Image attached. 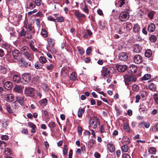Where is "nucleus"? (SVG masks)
I'll return each instance as SVG.
<instances>
[{"mask_svg": "<svg viewBox=\"0 0 158 158\" xmlns=\"http://www.w3.org/2000/svg\"><path fill=\"white\" fill-rule=\"evenodd\" d=\"M137 70V68L136 66L134 65H131L128 70L129 71V72L132 73H136Z\"/></svg>", "mask_w": 158, "mask_h": 158, "instance_id": "nucleus-12", "label": "nucleus"}, {"mask_svg": "<svg viewBox=\"0 0 158 158\" xmlns=\"http://www.w3.org/2000/svg\"><path fill=\"white\" fill-rule=\"evenodd\" d=\"M85 110L84 109H79L78 111L77 115L79 117L82 116V114L84 112Z\"/></svg>", "mask_w": 158, "mask_h": 158, "instance_id": "nucleus-36", "label": "nucleus"}, {"mask_svg": "<svg viewBox=\"0 0 158 158\" xmlns=\"http://www.w3.org/2000/svg\"><path fill=\"white\" fill-rule=\"evenodd\" d=\"M154 11H151L148 13V16L151 19L153 18L154 16Z\"/></svg>", "mask_w": 158, "mask_h": 158, "instance_id": "nucleus-48", "label": "nucleus"}, {"mask_svg": "<svg viewBox=\"0 0 158 158\" xmlns=\"http://www.w3.org/2000/svg\"><path fill=\"white\" fill-rule=\"evenodd\" d=\"M125 78L126 81L129 82H135L136 81V78L135 77L131 75L125 76Z\"/></svg>", "mask_w": 158, "mask_h": 158, "instance_id": "nucleus-13", "label": "nucleus"}, {"mask_svg": "<svg viewBox=\"0 0 158 158\" xmlns=\"http://www.w3.org/2000/svg\"><path fill=\"white\" fill-rule=\"evenodd\" d=\"M48 19L49 21H52L55 22H56V19H53L51 15H50L48 17Z\"/></svg>", "mask_w": 158, "mask_h": 158, "instance_id": "nucleus-58", "label": "nucleus"}, {"mask_svg": "<svg viewBox=\"0 0 158 158\" xmlns=\"http://www.w3.org/2000/svg\"><path fill=\"white\" fill-rule=\"evenodd\" d=\"M24 27L30 31H31L33 28L31 25L29 24H26L24 25Z\"/></svg>", "mask_w": 158, "mask_h": 158, "instance_id": "nucleus-45", "label": "nucleus"}, {"mask_svg": "<svg viewBox=\"0 0 158 158\" xmlns=\"http://www.w3.org/2000/svg\"><path fill=\"white\" fill-rule=\"evenodd\" d=\"M24 98L23 97L18 96L17 97V100L21 105L23 104Z\"/></svg>", "mask_w": 158, "mask_h": 158, "instance_id": "nucleus-28", "label": "nucleus"}, {"mask_svg": "<svg viewBox=\"0 0 158 158\" xmlns=\"http://www.w3.org/2000/svg\"><path fill=\"white\" fill-rule=\"evenodd\" d=\"M47 40L48 44V47L54 46V41L51 38H48Z\"/></svg>", "mask_w": 158, "mask_h": 158, "instance_id": "nucleus-21", "label": "nucleus"}, {"mask_svg": "<svg viewBox=\"0 0 158 158\" xmlns=\"http://www.w3.org/2000/svg\"><path fill=\"white\" fill-rule=\"evenodd\" d=\"M112 68L110 67H102V69L101 71L102 75L104 77H107L109 76V74L111 73V71L112 72Z\"/></svg>", "mask_w": 158, "mask_h": 158, "instance_id": "nucleus-2", "label": "nucleus"}, {"mask_svg": "<svg viewBox=\"0 0 158 158\" xmlns=\"http://www.w3.org/2000/svg\"><path fill=\"white\" fill-rule=\"evenodd\" d=\"M13 90L15 92L19 93H20L23 92L22 87L19 86H16L14 88Z\"/></svg>", "mask_w": 158, "mask_h": 158, "instance_id": "nucleus-23", "label": "nucleus"}, {"mask_svg": "<svg viewBox=\"0 0 158 158\" xmlns=\"http://www.w3.org/2000/svg\"><path fill=\"white\" fill-rule=\"evenodd\" d=\"M119 6L120 7H122V6L125 3V0H120L119 1Z\"/></svg>", "mask_w": 158, "mask_h": 158, "instance_id": "nucleus-60", "label": "nucleus"}, {"mask_svg": "<svg viewBox=\"0 0 158 158\" xmlns=\"http://www.w3.org/2000/svg\"><path fill=\"white\" fill-rule=\"evenodd\" d=\"M123 140L127 143V144H128L130 142V140L127 136H124L123 138Z\"/></svg>", "mask_w": 158, "mask_h": 158, "instance_id": "nucleus-44", "label": "nucleus"}, {"mask_svg": "<svg viewBox=\"0 0 158 158\" xmlns=\"http://www.w3.org/2000/svg\"><path fill=\"white\" fill-rule=\"evenodd\" d=\"M129 149V148L127 145H124L121 147V150L123 152H127Z\"/></svg>", "mask_w": 158, "mask_h": 158, "instance_id": "nucleus-34", "label": "nucleus"}, {"mask_svg": "<svg viewBox=\"0 0 158 158\" xmlns=\"http://www.w3.org/2000/svg\"><path fill=\"white\" fill-rule=\"evenodd\" d=\"M152 131L154 132L158 131V123H157L156 126H153L152 129Z\"/></svg>", "mask_w": 158, "mask_h": 158, "instance_id": "nucleus-54", "label": "nucleus"}, {"mask_svg": "<svg viewBox=\"0 0 158 158\" xmlns=\"http://www.w3.org/2000/svg\"><path fill=\"white\" fill-rule=\"evenodd\" d=\"M124 130L127 132H129L130 131L129 127L128 124L127 123H125L123 125Z\"/></svg>", "mask_w": 158, "mask_h": 158, "instance_id": "nucleus-26", "label": "nucleus"}, {"mask_svg": "<svg viewBox=\"0 0 158 158\" xmlns=\"http://www.w3.org/2000/svg\"><path fill=\"white\" fill-rule=\"evenodd\" d=\"M107 147L110 152H113L115 150V147L111 143H108L107 145Z\"/></svg>", "mask_w": 158, "mask_h": 158, "instance_id": "nucleus-22", "label": "nucleus"}, {"mask_svg": "<svg viewBox=\"0 0 158 158\" xmlns=\"http://www.w3.org/2000/svg\"><path fill=\"white\" fill-rule=\"evenodd\" d=\"M42 35L44 37H46L48 36V33L46 29H43L41 31Z\"/></svg>", "mask_w": 158, "mask_h": 158, "instance_id": "nucleus-41", "label": "nucleus"}, {"mask_svg": "<svg viewBox=\"0 0 158 158\" xmlns=\"http://www.w3.org/2000/svg\"><path fill=\"white\" fill-rule=\"evenodd\" d=\"M119 59L122 61H126L128 58L127 53L125 52H122L120 53L118 55Z\"/></svg>", "mask_w": 158, "mask_h": 158, "instance_id": "nucleus-9", "label": "nucleus"}, {"mask_svg": "<svg viewBox=\"0 0 158 158\" xmlns=\"http://www.w3.org/2000/svg\"><path fill=\"white\" fill-rule=\"evenodd\" d=\"M46 68L48 70L52 71L55 68V65L53 63L46 64H45Z\"/></svg>", "mask_w": 158, "mask_h": 158, "instance_id": "nucleus-17", "label": "nucleus"}, {"mask_svg": "<svg viewBox=\"0 0 158 158\" xmlns=\"http://www.w3.org/2000/svg\"><path fill=\"white\" fill-rule=\"evenodd\" d=\"M140 29L139 26L138 24H136L134 25L133 30L135 32H138L139 31Z\"/></svg>", "mask_w": 158, "mask_h": 158, "instance_id": "nucleus-27", "label": "nucleus"}, {"mask_svg": "<svg viewBox=\"0 0 158 158\" xmlns=\"http://www.w3.org/2000/svg\"><path fill=\"white\" fill-rule=\"evenodd\" d=\"M76 16L78 18H85V15L83 14L80 13L78 12H76L75 13Z\"/></svg>", "mask_w": 158, "mask_h": 158, "instance_id": "nucleus-37", "label": "nucleus"}, {"mask_svg": "<svg viewBox=\"0 0 158 158\" xmlns=\"http://www.w3.org/2000/svg\"><path fill=\"white\" fill-rule=\"evenodd\" d=\"M5 153L8 155H10L12 154V151L9 148H6L4 151Z\"/></svg>", "mask_w": 158, "mask_h": 158, "instance_id": "nucleus-32", "label": "nucleus"}, {"mask_svg": "<svg viewBox=\"0 0 158 158\" xmlns=\"http://www.w3.org/2000/svg\"><path fill=\"white\" fill-rule=\"evenodd\" d=\"M40 62L42 64H44L46 63L47 61L46 58L44 56H40L39 59Z\"/></svg>", "mask_w": 158, "mask_h": 158, "instance_id": "nucleus-33", "label": "nucleus"}, {"mask_svg": "<svg viewBox=\"0 0 158 158\" xmlns=\"http://www.w3.org/2000/svg\"><path fill=\"white\" fill-rule=\"evenodd\" d=\"M13 81L16 83H21L22 79H21L20 77L17 75H14L13 77Z\"/></svg>", "mask_w": 158, "mask_h": 158, "instance_id": "nucleus-16", "label": "nucleus"}, {"mask_svg": "<svg viewBox=\"0 0 158 158\" xmlns=\"http://www.w3.org/2000/svg\"><path fill=\"white\" fill-rule=\"evenodd\" d=\"M31 76L28 73H25L22 76L21 83L24 84H27L30 82Z\"/></svg>", "mask_w": 158, "mask_h": 158, "instance_id": "nucleus-1", "label": "nucleus"}, {"mask_svg": "<svg viewBox=\"0 0 158 158\" xmlns=\"http://www.w3.org/2000/svg\"><path fill=\"white\" fill-rule=\"evenodd\" d=\"M82 128L81 126H78L77 127V132L78 135H81L82 134Z\"/></svg>", "mask_w": 158, "mask_h": 158, "instance_id": "nucleus-50", "label": "nucleus"}, {"mask_svg": "<svg viewBox=\"0 0 158 158\" xmlns=\"http://www.w3.org/2000/svg\"><path fill=\"white\" fill-rule=\"evenodd\" d=\"M77 74L76 73L73 72L70 76V79L71 80H74L77 77Z\"/></svg>", "mask_w": 158, "mask_h": 158, "instance_id": "nucleus-38", "label": "nucleus"}, {"mask_svg": "<svg viewBox=\"0 0 158 158\" xmlns=\"http://www.w3.org/2000/svg\"><path fill=\"white\" fill-rule=\"evenodd\" d=\"M149 89L153 91H154L156 89V85L153 83H151L148 85Z\"/></svg>", "mask_w": 158, "mask_h": 158, "instance_id": "nucleus-25", "label": "nucleus"}, {"mask_svg": "<svg viewBox=\"0 0 158 158\" xmlns=\"http://www.w3.org/2000/svg\"><path fill=\"white\" fill-rule=\"evenodd\" d=\"M157 38L156 36L154 35H152L150 37V40L151 42H154L156 40Z\"/></svg>", "mask_w": 158, "mask_h": 158, "instance_id": "nucleus-42", "label": "nucleus"}, {"mask_svg": "<svg viewBox=\"0 0 158 158\" xmlns=\"http://www.w3.org/2000/svg\"><path fill=\"white\" fill-rule=\"evenodd\" d=\"M152 52L151 50L148 49L147 50L145 53V55L146 57H150L152 55Z\"/></svg>", "mask_w": 158, "mask_h": 158, "instance_id": "nucleus-29", "label": "nucleus"}, {"mask_svg": "<svg viewBox=\"0 0 158 158\" xmlns=\"http://www.w3.org/2000/svg\"><path fill=\"white\" fill-rule=\"evenodd\" d=\"M28 125L29 127L32 128L31 130V132L32 133H35V128L36 126L34 123L31 122L28 123Z\"/></svg>", "mask_w": 158, "mask_h": 158, "instance_id": "nucleus-20", "label": "nucleus"}, {"mask_svg": "<svg viewBox=\"0 0 158 158\" xmlns=\"http://www.w3.org/2000/svg\"><path fill=\"white\" fill-rule=\"evenodd\" d=\"M151 78V75L149 74H145L142 77V80L143 81H146L150 79Z\"/></svg>", "mask_w": 158, "mask_h": 158, "instance_id": "nucleus-31", "label": "nucleus"}, {"mask_svg": "<svg viewBox=\"0 0 158 158\" xmlns=\"http://www.w3.org/2000/svg\"><path fill=\"white\" fill-rule=\"evenodd\" d=\"M132 89L135 91H137L139 89V87L136 85L134 84L132 86Z\"/></svg>", "mask_w": 158, "mask_h": 158, "instance_id": "nucleus-49", "label": "nucleus"}, {"mask_svg": "<svg viewBox=\"0 0 158 158\" xmlns=\"http://www.w3.org/2000/svg\"><path fill=\"white\" fill-rule=\"evenodd\" d=\"M155 29V25L153 23L150 24L148 27V30L150 32H153Z\"/></svg>", "mask_w": 158, "mask_h": 158, "instance_id": "nucleus-18", "label": "nucleus"}, {"mask_svg": "<svg viewBox=\"0 0 158 158\" xmlns=\"http://www.w3.org/2000/svg\"><path fill=\"white\" fill-rule=\"evenodd\" d=\"M56 22H60L61 23L64 21V18L62 16H60L58 17L56 19Z\"/></svg>", "mask_w": 158, "mask_h": 158, "instance_id": "nucleus-35", "label": "nucleus"}, {"mask_svg": "<svg viewBox=\"0 0 158 158\" xmlns=\"http://www.w3.org/2000/svg\"><path fill=\"white\" fill-rule=\"evenodd\" d=\"M35 67L37 69H40L42 68V65L40 63H36L35 64Z\"/></svg>", "mask_w": 158, "mask_h": 158, "instance_id": "nucleus-46", "label": "nucleus"}, {"mask_svg": "<svg viewBox=\"0 0 158 158\" xmlns=\"http://www.w3.org/2000/svg\"><path fill=\"white\" fill-rule=\"evenodd\" d=\"M149 151L152 154H154L156 151V149L153 147H151L149 149Z\"/></svg>", "mask_w": 158, "mask_h": 158, "instance_id": "nucleus-57", "label": "nucleus"}, {"mask_svg": "<svg viewBox=\"0 0 158 158\" xmlns=\"http://www.w3.org/2000/svg\"><path fill=\"white\" fill-rule=\"evenodd\" d=\"M105 127L103 125H102L100 128V131L101 133L105 132Z\"/></svg>", "mask_w": 158, "mask_h": 158, "instance_id": "nucleus-53", "label": "nucleus"}, {"mask_svg": "<svg viewBox=\"0 0 158 158\" xmlns=\"http://www.w3.org/2000/svg\"><path fill=\"white\" fill-rule=\"evenodd\" d=\"M21 53L23 54L27 51H28V48L27 46H23L19 48Z\"/></svg>", "mask_w": 158, "mask_h": 158, "instance_id": "nucleus-30", "label": "nucleus"}, {"mask_svg": "<svg viewBox=\"0 0 158 158\" xmlns=\"http://www.w3.org/2000/svg\"><path fill=\"white\" fill-rule=\"evenodd\" d=\"M4 87L6 89L10 90L12 87V84L10 81H7L4 84Z\"/></svg>", "mask_w": 158, "mask_h": 158, "instance_id": "nucleus-15", "label": "nucleus"}, {"mask_svg": "<svg viewBox=\"0 0 158 158\" xmlns=\"http://www.w3.org/2000/svg\"><path fill=\"white\" fill-rule=\"evenodd\" d=\"M123 26V28L125 32L131 30L132 28L131 24L129 22L124 24Z\"/></svg>", "mask_w": 158, "mask_h": 158, "instance_id": "nucleus-11", "label": "nucleus"}, {"mask_svg": "<svg viewBox=\"0 0 158 158\" xmlns=\"http://www.w3.org/2000/svg\"><path fill=\"white\" fill-rule=\"evenodd\" d=\"M42 87L43 89H44L45 91H47L48 90V87L47 84H44L42 85Z\"/></svg>", "mask_w": 158, "mask_h": 158, "instance_id": "nucleus-63", "label": "nucleus"}, {"mask_svg": "<svg viewBox=\"0 0 158 158\" xmlns=\"http://www.w3.org/2000/svg\"><path fill=\"white\" fill-rule=\"evenodd\" d=\"M95 143V140L92 139L90 141V145L91 147H94V144Z\"/></svg>", "mask_w": 158, "mask_h": 158, "instance_id": "nucleus-55", "label": "nucleus"}, {"mask_svg": "<svg viewBox=\"0 0 158 158\" xmlns=\"http://www.w3.org/2000/svg\"><path fill=\"white\" fill-rule=\"evenodd\" d=\"M50 51L52 54H55L56 53V50L54 48V46L52 47H49Z\"/></svg>", "mask_w": 158, "mask_h": 158, "instance_id": "nucleus-43", "label": "nucleus"}, {"mask_svg": "<svg viewBox=\"0 0 158 158\" xmlns=\"http://www.w3.org/2000/svg\"><path fill=\"white\" fill-rule=\"evenodd\" d=\"M119 18L122 22L126 21L129 19L128 14L126 12H123L120 14Z\"/></svg>", "mask_w": 158, "mask_h": 158, "instance_id": "nucleus-6", "label": "nucleus"}, {"mask_svg": "<svg viewBox=\"0 0 158 158\" xmlns=\"http://www.w3.org/2000/svg\"><path fill=\"white\" fill-rule=\"evenodd\" d=\"M154 99L156 103L158 104V94H156L153 95Z\"/></svg>", "mask_w": 158, "mask_h": 158, "instance_id": "nucleus-52", "label": "nucleus"}, {"mask_svg": "<svg viewBox=\"0 0 158 158\" xmlns=\"http://www.w3.org/2000/svg\"><path fill=\"white\" fill-rule=\"evenodd\" d=\"M19 64L21 66L26 67L30 66V63L26 62L24 59L21 58L19 61Z\"/></svg>", "mask_w": 158, "mask_h": 158, "instance_id": "nucleus-10", "label": "nucleus"}, {"mask_svg": "<svg viewBox=\"0 0 158 158\" xmlns=\"http://www.w3.org/2000/svg\"><path fill=\"white\" fill-rule=\"evenodd\" d=\"M78 52L80 55H82L84 54L85 51L83 48H79L78 49Z\"/></svg>", "mask_w": 158, "mask_h": 158, "instance_id": "nucleus-56", "label": "nucleus"}, {"mask_svg": "<svg viewBox=\"0 0 158 158\" xmlns=\"http://www.w3.org/2000/svg\"><path fill=\"white\" fill-rule=\"evenodd\" d=\"M35 89L30 87H26L24 90V93L26 96L33 97L35 94Z\"/></svg>", "mask_w": 158, "mask_h": 158, "instance_id": "nucleus-3", "label": "nucleus"}, {"mask_svg": "<svg viewBox=\"0 0 158 158\" xmlns=\"http://www.w3.org/2000/svg\"><path fill=\"white\" fill-rule=\"evenodd\" d=\"M47 102V100L46 99H42L39 101V103L40 105L43 106H45Z\"/></svg>", "mask_w": 158, "mask_h": 158, "instance_id": "nucleus-24", "label": "nucleus"}, {"mask_svg": "<svg viewBox=\"0 0 158 158\" xmlns=\"http://www.w3.org/2000/svg\"><path fill=\"white\" fill-rule=\"evenodd\" d=\"M35 4L36 6H39L40 5L41 3V0H35Z\"/></svg>", "mask_w": 158, "mask_h": 158, "instance_id": "nucleus-61", "label": "nucleus"}, {"mask_svg": "<svg viewBox=\"0 0 158 158\" xmlns=\"http://www.w3.org/2000/svg\"><path fill=\"white\" fill-rule=\"evenodd\" d=\"M6 109L7 110V111L9 113H12V111L11 108V107L9 106H6Z\"/></svg>", "mask_w": 158, "mask_h": 158, "instance_id": "nucleus-59", "label": "nucleus"}, {"mask_svg": "<svg viewBox=\"0 0 158 158\" xmlns=\"http://www.w3.org/2000/svg\"><path fill=\"white\" fill-rule=\"evenodd\" d=\"M6 100L9 102H11L14 100V96L12 94H8L5 96Z\"/></svg>", "mask_w": 158, "mask_h": 158, "instance_id": "nucleus-14", "label": "nucleus"}, {"mask_svg": "<svg viewBox=\"0 0 158 158\" xmlns=\"http://www.w3.org/2000/svg\"><path fill=\"white\" fill-rule=\"evenodd\" d=\"M43 113L44 115L46 116V118H49L48 113L47 110H44L43 111Z\"/></svg>", "mask_w": 158, "mask_h": 158, "instance_id": "nucleus-62", "label": "nucleus"}, {"mask_svg": "<svg viewBox=\"0 0 158 158\" xmlns=\"http://www.w3.org/2000/svg\"><path fill=\"white\" fill-rule=\"evenodd\" d=\"M6 144L4 141L0 140V147H1L2 149L3 147H5L6 146Z\"/></svg>", "mask_w": 158, "mask_h": 158, "instance_id": "nucleus-47", "label": "nucleus"}, {"mask_svg": "<svg viewBox=\"0 0 158 158\" xmlns=\"http://www.w3.org/2000/svg\"><path fill=\"white\" fill-rule=\"evenodd\" d=\"M13 56L15 59H17V57L19 56L20 54V52L19 50L15 49L12 51V52Z\"/></svg>", "mask_w": 158, "mask_h": 158, "instance_id": "nucleus-19", "label": "nucleus"}, {"mask_svg": "<svg viewBox=\"0 0 158 158\" xmlns=\"http://www.w3.org/2000/svg\"><path fill=\"white\" fill-rule=\"evenodd\" d=\"M117 70L119 72H123L126 71L127 68V67L125 65H121L117 64L116 66Z\"/></svg>", "mask_w": 158, "mask_h": 158, "instance_id": "nucleus-7", "label": "nucleus"}, {"mask_svg": "<svg viewBox=\"0 0 158 158\" xmlns=\"http://www.w3.org/2000/svg\"><path fill=\"white\" fill-rule=\"evenodd\" d=\"M34 0H28L27 2L26 6L27 8L30 9H32L35 7V5L34 3Z\"/></svg>", "mask_w": 158, "mask_h": 158, "instance_id": "nucleus-8", "label": "nucleus"}, {"mask_svg": "<svg viewBox=\"0 0 158 158\" xmlns=\"http://www.w3.org/2000/svg\"><path fill=\"white\" fill-rule=\"evenodd\" d=\"M23 54H24V56H26L27 58L29 60H31V55L28 52V51H27V52H25Z\"/></svg>", "mask_w": 158, "mask_h": 158, "instance_id": "nucleus-40", "label": "nucleus"}, {"mask_svg": "<svg viewBox=\"0 0 158 158\" xmlns=\"http://www.w3.org/2000/svg\"><path fill=\"white\" fill-rule=\"evenodd\" d=\"M134 50L136 52H140L141 51L140 47L139 45H135Z\"/></svg>", "mask_w": 158, "mask_h": 158, "instance_id": "nucleus-39", "label": "nucleus"}, {"mask_svg": "<svg viewBox=\"0 0 158 158\" xmlns=\"http://www.w3.org/2000/svg\"><path fill=\"white\" fill-rule=\"evenodd\" d=\"M133 60L135 63L139 64L142 62L143 60V57L140 55H136L134 57Z\"/></svg>", "mask_w": 158, "mask_h": 158, "instance_id": "nucleus-5", "label": "nucleus"}, {"mask_svg": "<svg viewBox=\"0 0 158 158\" xmlns=\"http://www.w3.org/2000/svg\"><path fill=\"white\" fill-rule=\"evenodd\" d=\"M67 146L66 145H65L64 146L63 150V152L64 155H66L67 154Z\"/></svg>", "mask_w": 158, "mask_h": 158, "instance_id": "nucleus-51", "label": "nucleus"}, {"mask_svg": "<svg viewBox=\"0 0 158 158\" xmlns=\"http://www.w3.org/2000/svg\"><path fill=\"white\" fill-rule=\"evenodd\" d=\"M90 126L93 129H95L97 127L98 124H100V120L99 118H95L91 119L89 121Z\"/></svg>", "mask_w": 158, "mask_h": 158, "instance_id": "nucleus-4", "label": "nucleus"}, {"mask_svg": "<svg viewBox=\"0 0 158 158\" xmlns=\"http://www.w3.org/2000/svg\"><path fill=\"white\" fill-rule=\"evenodd\" d=\"M91 52V48L90 47H88L86 51V53L88 55H89Z\"/></svg>", "mask_w": 158, "mask_h": 158, "instance_id": "nucleus-64", "label": "nucleus"}]
</instances>
